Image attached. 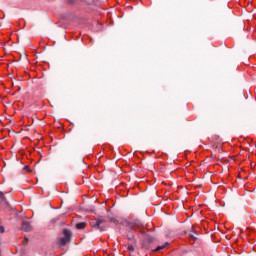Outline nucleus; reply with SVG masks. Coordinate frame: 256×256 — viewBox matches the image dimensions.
Wrapping results in <instances>:
<instances>
[{
    "label": "nucleus",
    "mask_w": 256,
    "mask_h": 256,
    "mask_svg": "<svg viewBox=\"0 0 256 256\" xmlns=\"http://www.w3.org/2000/svg\"><path fill=\"white\" fill-rule=\"evenodd\" d=\"M62 233L64 236L59 239V243L62 247H65L67 243H71V237H73V233L67 228H64Z\"/></svg>",
    "instance_id": "nucleus-1"
},
{
    "label": "nucleus",
    "mask_w": 256,
    "mask_h": 256,
    "mask_svg": "<svg viewBox=\"0 0 256 256\" xmlns=\"http://www.w3.org/2000/svg\"><path fill=\"white\" fill-rule=\"evenodd\" d=\"M103 223H105V218L103 216L98 217L97 219V229H100V231H105L107 228L105 226H102Z\"/></svg>",
    "instance_id": "nucleus-2"
},
{
    "label": "nucleus",
    "mask_w": 256,
    "mask_h": 256,
    "mask_svg": "<svg viewBox=\"0 0 256 256\" xmlns=\"http://www.w3.org/2000/svg\"><path fill=\"white\" fill-rule=\"evenodd\" d=\"M33 227L31 226V223L28 221H24L22 223V231H25L26 233H29V231H32Z\"/></svg>",
    "instance_id": "nucleus-3"
},
{
    "label": "nucleus",
    "mask_w": 256,
    "mask_h": 256,
    "mask_svg": "<svg viewBox=\"0 0 256 256\" xmlns=\"http://www.w3.org/2000/svg\"><path fill=\"white\" fill-rule=\"evenodd\" d=\"M128 241H131L132 245L137 244V240H135V234L133 232H129L127 236Z\"/></svg>",
    "instance_id": "nucleus-4"
},
{
    "label": "nucleus",
    "mask_w": 256,
    "mask_h": 256,
    "mask_svg": "<svg viewBox=\"0 0 256 256\" xmlns=\"http://www.w3.org/2000/svg\"><path fill=\"white\" fill-rule=\"evenodd\" d=\"M0 199H2V203L4 205H7V207H9V203L7 202V198L5 197V194H3V192L0 191Z\"/></svg>",
    "instance_id": "nucleus-5"
},
{
    "label": "nucleus",
    "mask_w": 256,
    "mask_h": 256,
    "mask_svg": "<svg viewBox=\"0 0 256 256\" xmlns=\"http://www.w3.org/2000/svg\"><path fill=\"white\" fill-rule=\"evenodd\" d=\"M87 223L85 222H79L75 225L76 229H85Z\"/></svg>",
    "instance_id": "nucleus-6"
},
{
    "label": "nucleus",
    "mask_w": 256,
    "mask_h": 256,
    "mask_svg": "<svg viewBox=\"0 0 256 256\" xmlns=\"http://www.w3.org/2000/svg\"><path fill=\"white\" fill-rule=\"evenodd\" d=\"M167 245H169L168 242H166L163 245L158 246L154 251H161V250L165 249V247H167Z\"/></svg>",
    "instance_id": "nucleus-7"
},
{
    "label": "nucleus",
    "mask_w": 256,
    "mask_h": 256,
    "mask_svg": "<svg viewBox=\"0 0 256 256\" xmlns=\"http://www.w3.org/2000/svg\"><path fill=\"white\" fill-rule=\"evenodd\" d=\"M147 241L148 243H155V238L148 236Z\"/></svg>",
    "instance_id": "nucleus-8"
},
{
    "label": "nucleus",
    "mask_w": 256,
    "mask_h": 256,
    "mask_svg": "<svg viewBox=\"0 0 256 256\" xmlns=\"http://www.w3.org/2000/svg\"><path fill=\"white\" fill-rule=\"evenodd\" d=\"M136 227H141V223L136 222L134 225L131 226V229H135Z\"/></svg>",
    "instance_id": "nucleus-9"
},
{
    "label": "nucleus",
    "mask_w": 256,
    "mask_h": 256,
    "mask_svg": "<svg viewBox=\"0 0 256 256\" xmlns=\"http://www.w3.org/2000/svg\"><path fill=\"white\" fill-rule=\"evenodd\" d=\"M128 251H135V246L133 244L128 245Z\"/></svg>",
    "instance_id": "nucleus-10"
},
{
    "label": "nucleus",
    "mask_w": 256,
    "mask_h": 256,
    "mask_svg": "<svg viewBox=\"0 0 256 256\" xmlns=\"http://www.w3.org/2000/svg\"><path fill=\"white\" fill-rule=\"evenodd\" d=\"M0 233H5V227L4 226H0Z\"/></svg>",
    "instance_id": "nucleus-11"
},
{
    "label": "nucleus",
    "mask_w": 256,
    "mask_h": 256,
    "mask_svg": "<svg viewBox=\"0 0 256 256\" xmlns=\"http://www.w3.org/2000/svg\"><path fill=\"white\" fill-rule=\"evenodd\" d=\"M28 243H29V239L25 238V239L23 240V245H27Z\"/></svg>",
    "instance_id": "nucleus-12"
},
{
    "label": "nucleus",
    "mask_w": 256,
    "mask_h": 256,
    "mask_svg": "<svg viewBox=\"0 0 256 256\" xmlns=\"http://www.w3.org/2000/svg\"><path fill=\"white\" fill-rule=\"evenodd\" d=\"M189 237H191V239H194V241H197V238L195 237V235L189 234Z\"/></svg>",
    "instance_id": "nucleus-13"
},
{
    "label": "nucleus",
    "mask_w": 256,
    "mask_h": 256,
    "mask_svg": "<svg viewBox=\"0 0 256 256\" xmlns=\"http://www.w3.org/2000/svg\"><path fill=\"white\" fill-rule=\"evenodd\" d=\"M68 3H69L70 5H73V3H75V0H68Z\"/></svg>",
    "instance_id": "nucleus-14"
},
{
    "label": "nucleus",
    "mask_w": 256,
    "mask_h": 256,
    "mask_svg": "<svg viewBox=\"0 0 256 256\" xmlns=\"http://www.w3.org/2000/svg\"><path fill=\"white\" fill-rule=\"evenodd\" d=\"M113 221V223H119L117 220H112Z\"/></svg>",
    "instance_id": "nucleus-15"
},
{
    "label": "nucleus",
    "mask_w": 256,
    "mask_h": 256,
    "mask_svg": "<svg viewBox=\"0 0 256 256\" xmlns=\"http://www.w3.org/2000/svg\"><path fill=\"white\" fill-rule=\"evenodd\" d=\"M90 211H95V207H93L92 209H90Z\"/></svg>",
    "instance_id": "nucleus-16"
},
{
    "label": "nucleus",
    "mask_w": 256,
    "mask_h": 256,
    "mask_svg": "<svg viewBox=\"0 0 256 256\" xmlns=\"http://www.w3.org/2000/svg\"><path fill=\"white\" fill-rule=\"evenodd\" d=\"M24 169H29V166H25Z\"/></svg>",
    "instance_id": "nucleus-17"
}]
</instances>
